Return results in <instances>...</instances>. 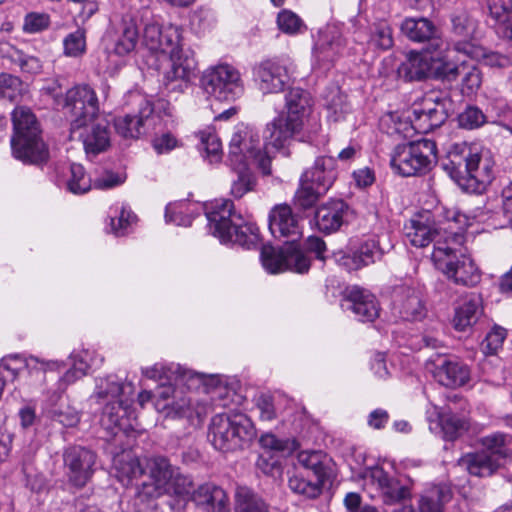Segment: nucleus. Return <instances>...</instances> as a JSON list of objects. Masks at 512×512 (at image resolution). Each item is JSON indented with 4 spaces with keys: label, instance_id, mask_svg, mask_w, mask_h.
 Listing matches in <instances>:
<instances>
[{
    "label": "nucleus",
    "instance_id": "1",
    "mask_svg": "<svg viewBox=\"0 0 512 512\" xmlns=\"http://www.w3.org/2000/svg\"><path fill=\"white\" fill-rule=\"evenodd\" d=\"M142 374L162 383L155 392L154 407L165 417H185L195 413L197 417L205 416L216 407H228L235 393L223 385H217L203 396L187 395L177 386L187 377L179 365L156 363L142 368Z\"/></svg>",
    "mask_w": 512,
    "mask_h": 512
},
{
    "label": "nucleus",
    "instance_id": "2",
    "mask_svg": "<svg viewBox=\"0 0 512 512\" xmlns=\"http://www.w3.org/2000/svg\"><path fill=\"white\" fill-rule=\"evenodd\" d=\"M135 389L115 375L97 378L91 398L102 405L101 426L113 435L133 429L136 419L132 404Z\"/></svg>",
    "mask_w": 512,
    "mask_h": 512
},
{
    "label": "nucleus",
    "instance_id": "3",
    "mask_svg": "<svg viewBox=\"0 0 512 512\" xmlns=\"http://www.w3.org/2000/svg\"><path fill=\"white\" fill-rule=\"evenodd\" d=\"M209 231L223 244H237L246 249L260 242L259 228L252 222L243 223L240 214L234 211L229 199H216L205 206Z\"/></svg>",
    "mask_w": 512,
    "mask_h": 512
},
{
    "label": "nucleus",
    "instance_id": "4",
    "mask_svg": "<svg viewBox=\"0 0 512 512\" xmlns=\"http://www.w3.org/2000/svg\"><path fill=\"white\" fill-rule=\"evenodd\" d=\"M443 168L452 179L470 193H481L491 182L492 166L488 159L467 143L453 144L447 152Z\"/></svg>",
    "mask_w": 512,
    "mask_h": 512
},
{
    "label": "nucleus",
    "instance_id": "5",
    "mask_svg": "<svg viewBox=\"0 0 512 512\" xmlns=\"http://www.w3.org/2000/svg\"><path fill=\"white\" fill-rule=\"evenodd\" d=\"M465 236L462 232H451L446 240L438 239L432 252V261L438 270L456 284L475 286L481 273L463 249Z\"/></svg>",
    "mask_w": 512,
    "mask_h": 512
},
{
    "label": "nucleus",
    "instance_id": "6",
    "mask_svg": "<svg viewBox=\"0 0 512 512\" xmlns=\"http://www.w3.org/2000/svg\"><path fill=\"white\" fill-rule=\"evenodd\" d=\"M14 134L11 148L15 158L24 163L41 164L48 159V149L40 136L35 115L27 107H16L12 113Z\"/></svg>",
    "mask_w": 512,
    "mask_h": 512
},
{
    "label": "nucleus",
    "instance_id": "7",
    "mask_svg": "<svg viewBox=\"0 0 512 512\" xmlns=\"http://www.w3.org/2000/svg\"><path fill=\"white\" fill-rule=\"evenodd\" d=\"M255 436L251 420L242 413H218L210 422L208 439L221 452L242 449Z\"/></svg>",
    "mask_w": 512,
    "mask_h": 512
},
{
    "label": "nucleus",
    "instance_id": "8",
    "mask_svg": "<svg viewBox=\"0 0 512 512\" xmlns=\"http://www.w3.org/2000/svg\"><path fill=\"white\" fill-rule=\"evenodd\" d=\"M446 51L410 52L397 69L398 76L406 81L422 80L430 75L452 81L457 69L447 60Z\"/></svg>",
    "mask_w": 512,
    "mask_h": 512
},
{
    "label": "nucleus",
    "instance_id": "9",
    "mask_svg": "<svg viewBox=\"0 0 512 512\" xmlns=\"http://www.w3.org/2000/svg\"><path fill=\"white\" fill-rule=\"evenodd\" d=\"M466 216L453 211L447 216V226L437 225L429 212L417 214L404 226L407 240L415 247H426L431 242L436 244L438 239L446 240L451 232H462Z\"/></svg>",
    "mask_w": 512,
    "mask_h": 512
},
{
    "label": "nucleus",
    "instance_id": "10",
    "mask_svg": "<svg viewBox=\"0 0 512 512\" xmlns=\"http://www.w3.org/2000/svg\"><path fill=\"white\" fill-rule=\"evenodd\" d=\"M436 153V143L429 139L398 145L392 153L391 166L405 177L420 175L436 162Z\"/></svg>",
    "mask_w": 512,
    "mask_h": 512
},
{
    "label": "nucleus",
    "instance_id": "11",
    "mask_svg": "<svg viewBox=\"0 0 512 512\" xmlns=\"http://www.w3.org/2000/svg\"><path fill=\"white\" fill-rule=\"evenodd\" d=\"M204 91L219 101H234L244 93V83L237 68L220 64L207 69L201 78Z\"/></svg>",
    "mask_w": 512,
    "mask_h": 512
},
{
    "label": "nucleus",
    "instance_id": "12",
    "mask_svg": "<svg viewBox=\"0 0 512 512\" xmlns=\"http://www.w3.org/2000/svg\"><path fill=\"white\" fill-rule=\"evenodd\" d=\"M231 161L247 166L249 160L255 161L264 174H270V159L262 153L260 139L253 130L239 124L235 127L229 144Z\"/></svg>",
    "mask_w": 512,
    "mask_h": 512
},
{
    "label": "nucleus",
    "instance_id": "13",
    "mask_svg": "<svg viewBox=\"0 0 512 512\" xmlns=\"http://www.w3.org/2000/svg\"><path fill=\"white\" fill-rule=\"evenodd\" d=\"M64 107L71 118V130L86 125L100 115L99 100L95 90L87 84H79L66 92Z\"/></svg>",
    "mask_w": 512,
    "mask_h": 512
},
{
    "label": "nucleus",
    "instance_id": "14",
    "mask_svg": "<svg viewBox=\"0 0 512 512\" xmlns=\"http://www.w3.org/2000/svg\"><path fill=\"white\" fill-rule=\"evenodd\" d=\"M168 54V66L163 71L164 84L172 90H183L196 75L195 52L182 45Z\"/></svg>",
    "mask_w": 512,
    "mask_h": 512
},
{
    "label": "nucleus",
    "instance_id": "15",
    "mask_svg": "<svg viewBox=\"0 0 512 512\" xmlns=\"http://www.w3.org/2000/svg\"><path fill=\"white\" fill-rule=\"evenodd\" d=\"M176 470L177 468L171 465L165 457L145 458V473H148L149 481L138 486L137 497L141 500H148L164 495Z\"/></svg>",
    "mask_w": 512,
    "mask_h": 512
},
{
    "label": "nucleus",
    "instance_id": "16",
    "mask_svg": "<svg viewBox=\"0 0 512 512\" xmlns=\"http://www.w3.org/2000/svg\"><path fill=\"white\" fill-rule=\"evenodd\" d=\"M64 366V363L58 360H44L35 356L21 358L16 355L5 359L2 369L9 373L12 379H15L20 371L26 372L29 378L26 384L32 386L36 382L42 383L47 371H58Z\"/></svg>",
    "mask_w": 512,
    "mask_h": 512
},
{
    "label": "nucleus",
    "instance_id": "17",
    "mask_svg": "<svg viewBox=\"0 0 512 512\" xmlns=\"http://www.w3.org/2000/svg\"><path fill=\"white\" fill-rule=\"evenodd\" d=\"M72 139H79L87 154L97 155L106 151L111 144V130L109 121L99 115L97 119L89 121L78 128L77 132L70 129Z\"/></svg>",
    "mask_w": 512,
    "mask_h": 512
},
{
    "label": "nucleus",
    "instance_id": "18",
    "mask_svg": "<svg viewBox=\"0 0 512 512\" xmlns=\"http://www.w3.org/2000/svg\"><path fill=\"white\" fill-rule=\"evenodd\" d=\"M287 80V67L277 59H267L253 67V81L263 94L283 92Z\"/></svg>",
    "mask_w": 512,
    "mask_h": 512
},
{
    "label": "nucleus",
    "instance_id": "19",
    "mask_svg": "<svg viewBox=\"0 0 512 512\" xmlns=\"http://www.w3.org/2000/svg\"><path fill=\"white\" fill-rule=\"evenodd\" d=\"M401 33L412 42H429L433 51H446L447 44L439 36L437 26L426 17H407L400 25Z\"/></svg>",
    "mask_w": 512,
    "mask_h": 512
},
{
    "label": "nucleus",
    "instance_id": "20",
    "mask_svg": "<svg viewBox=\"0 0 512 512\" xmlns=\"http://www.w3.org/2000/svg\"><path fill=\"white\" fill-rule=\"evenodd\" d=\"M95 459V454L86 448H68L64 453V464L69 482L78 488L85 486L93 474Z\"/></svg>",
    "mask_w": 512,
    "mask_h": 512
},
{
    "label": "nucleus",
    "instance_id": "21",
    "mask_svg": "<svg viewBox=\"0 0 512 512\" xmlns=\"http://www.w3.org/2000/svg\"><path fill=\"white\" fill-rule=\"evenodd\" d=\"M350 212L349 205L343 200L330 199L315 211L316 228L324 234L336 232L348 222Z\"/></svg>",
    "mask_w": 512,
    "mask_h": 512
},
{
    "label": "nucleus",
    "instance_id": "22",
    "mask_svg": "<svg viewBox=\"0 0 512 512\" xmlns=\"http://www.w3.org/2000/svg\"><path fill=\"white\" fill-rule=\"evenodd\" d=\"M195 505L205 512H230V501L226 492L213 483H204L190 497Z\"/></svg>",
    "mask_w": 512,
    "mask_h": 512
},
{
    "label": "nucleus",
    "instance_id": "23",
    "mask_svg": "<svg viewBox=\"0 0 512 512\" xmlns=\"http://www.w3.org/2000/svg\"><path fill=\"white\" fill-rule=\"evenodd\" d=\"M343 306L350 309L362 322H372L379 315L375 296L359 287H352L348 291Z\"/></svg>",
    "mask_w": 512,
    "mask_h": 512
},
{
    "label": "nucleus",
    "instance_id": "24",
    "mask_svg": "<svg viewBox=\"0 0 512 512\" xmlns=\"http://www.w3.org/2000/svg\"><path fill=\"white\" fill-rule=\"evenodd\" d=\"M435 363L434 376L437 381L446 387L456 388L470 381L471 372L467 365L439 357Z\"/></svg>",
    "mask_w": 512,
    "mask_h": 512
},
{
    "label": "nucleus",
    "instance_id": "25",
    "mask_svg": "<svg viewBox=\"0 0 512 512\" xmlns=\"http://www.w3.org/2000/svg\"><path fill=\"white\" fill-rule=\"evenodd\" d=\"M345 46L346 41L340 30L335 26H327L319 33L314 54L319 61L333 62L343 52Z\"/></svg>",
    "mask_w": 512,
    "mask_h": 512
},
{
    "label": "nucleus",
    "instance_id": "26",
    "mask_svg": "<svg viewBox=\"0 0 512 512\" xmlns=\"http://www.w3.org/2000/svg\"><path fill=\"white\" fill-rule=\"evenodd\" d=\"M153 115V107L148 101H142L141 108L136 115H124L114 121L116 132L124 138H138L144 133Z\"/></svg>",
    "mask_w": 512,
    "mask_h": 512
},
{
    "label": "nucleus",
    "instance_id": "27",
    "mask_svg": "<svg viewBox=\"0 0 512 512\" xmlns=\"http://www.w3.org/2000/svg\"><path fill=\"white\" fill-rule=\"evenodd\" d=\"M370 476L372 482L380 490L385 504H395L410 497L409 489L400 484L397 479L390 477L382 468H373Z\"/></svg>",
    "mask_w": 512,
    "mask_h": 512
},
{
    "label": "nucleus",
    "instance_id": "28",
    "mask_svg": "<svg viewBox=\"0 0 512 512\" xmlns=\"http://www.w3.org/2000/svg\"><path fill=\"white\" fill-rule=\"evenodd\" d=\"M396 303L401 316L410 321L422 320L427 313L420 291L404 286L396 291Z\"/></svg>",
    "mask_w": 512,
    "mask_h": 512
},
{
    "label": "nucleus",
    "instance_id": "29",
    "mask_svg": "<svg viewBox=\"0 0 512 512\" xmlns=\"http://www.w3.org/2000/svg\"><path fill=\"white\" fill-rule=\"evenodd\" d=\"M284 108L267 124L264 131L265 147L269 151L285 149L288 141V94L284 95Z\"/></svg>",
    "mask_w": 512,
    "mask_h": 512
},
{
    "label": "nucleus",
    "instance_id": "30",
    "mask_svg": "<svg viewBox=\"0 0 512 512\" xmlns=\"http://www.w3.org/2000/svg\"><path fill=\"white\" fill-rule=\"evenodd\" d=\"M333 167V158L324 156L318 157L314 165L303 173L301 180L325 194L332 186L335 179Z\"/></svg>",
    "mask_w": 512,
    "mask_h": 512
},
{
    "label": "nucleus",
    "instance_id": "31",
    "mask_svg": "<svg viewBox=\"0 0 512 512\" xmlns=\"http://www.w3.org/2000/svg\"><path fill=\"white\" fill-rule=\"evenodd\" d=\"M290 134L300 132L309 122L311 98L302 89H290Z\"/></svg>",
    "mask_w": 512,
    "mask_h": 512
},
{
    "label": "nucleus",
    "instance_id": "32",
    "mask_svg": "<svg viewBox=\"0 0 512 512\" xmlns=\"http://www.w3.org/2000/svg\"><path fill=\"white\" fill-rule=\"evenodd\" d=\"M483 313L482 298L479 294H469L455 309L453 318L454 328L458 331H466L477 323Z\"/></svg>",
    "mask_w": 512,
    "mask_h": 512
},
{
    "label": "nucleus",
    "instance_id": "33",
    "mask_svg": "<svg viewBox=\"0 0 512 512\" xmlns=\"http://www.w3.org/2000/svg\"><path fill=\"white\" fill-rule=\"evenodd\" d=\"M48 413L52 420L65 427H74L80 421V413L63 395L53 392L47 398Z\"/></svg>",
    "mask_w": 512,
    "mask_h": 512
},
{
    "label": "nucleus",
    "instance_id": "34",
    "mask_svg": "<svg viewBox=\"0 0 512 512\" xmlns=\"http://www.w3.org/2000/svg\"><path fill=\"white\" fill-rule=\"evenodd\" d=\"M116 477L123 485H130L145 474V460L142 462L131 452H123L114 458Z\"/></svg>",
    "mask_w": 512,
    "mask_h": 512
},
{
    "label": "nucleus",
    "instance_id": "35",
    "mask_svg": "<svg viewBox=\"0 0 512 512\" xmlns=\"http://www.w3.org/2000/svg\"><path fill=\"white\" fill-rule=\"evenodd\" d=\"M458 465L467 470L469 474L477 477L491 476L498 468L500 462L492 458L487 452L468 453L458 460Z\"/></svg>",
    "mask_w": 512,
    "mask_h": 512
},
{
    "label": "nucleus",
    "instance_id": "36",
    "mask_svg": "<svg viewBox=\"0 0 512 512\" xmlns=\"http://www.w3.org/2000/svg\"><path fill=\"white\" fill-rule=\"evenodd\" d=\"M407 120L408 122L404 123V127L400 126L402 123H399V126L396 127V131L403 135V137H411L413 132L426 134L431 130V123L429 121V116L427 113V109L425 106V102L423 101V105H414L410 111L407 112Z\"/></svg>",
    "mask_w": 512,
    "mask_h": 512
},
{
    "label": "nucleus",
    "instance_id": "37",
    "mask_svg": "<svg viewBox=\"0 0 512 512\" xmlns=\"http://www.w3.org/2000/svg\"><path fill=\"white\" fill-rule=\"evenodd\" d=\"M452 498L451 489L446 485H433L421 495L418 509L420 512H443L444 505Z\"/></svg>",
    "mask_w": 512,
    "mask_h": 512
},
{
    "label": "nucleus",
    "instance_id": "38",
    "mask_svg": "<svg viewBox=\"0 0 512 512\" xmlns=\"http://www.w3.org/2000/svg\"><path fill=\"white\" fill-rule=\"evenodd\" d=\"M200 208L198 204L189 200L169 203L165 209V220L178 226H189Z\"/></svg>",
    "mask_w": 512,
    "mask_h": 512
},
{
    "label": "nucleus",
    "instance_id": "39",
    "mask_svg": "<svg viewBox=\"0 0 512 512\" xmlns=\"http://www.w3.org/2000/svg\"><path fill=\"white\" fill-rule=\"evenodd\" d=\"M260 259L263 268L270 274H278L288 269V248L284 246L264 245Z\"/></svg>",
    "mask_w": 512,
    "mask_h": 512
},
{
    "label": "nucleus",
    "instance_id": "40",
    "mask_svg": "<svg viewBox=\"0 0 512 512\" xmlns=\"http://www.w3.org/2000/svg\"><path fill=\"white\" fill-rule=\"evenodd\" d=\"M137 41L136 24L133 21H124L109 50L117 56H125L135 49Z\"/></svg>",
    "mask_w": 512,
    "mask_h": 512
},
{
    "label": "nucleus",
    "instance_id": "41",
    "mask_svg": "<svg viewBox=\"0 0 512 512\" xmlns=\"http://www.w3.org/2000/svg\"><path fill=\"white\" fill-rule=\"evenodd\" d=\"M325 481L326 477L294 472L293 477H290V489L307 498H316L321 494Z\"/></svg>",
    "mask_w": 512,
    "mask_h": 512
},
{
    "label": "nucleus",
    "instance_id": "42",
    "mask_svg": "<svg viewBox=\"0 0 512 512\" xmlns=\"http://www.w3.org/2000/svg\"><path fill=\"white\" fill-rule=\"evenodd\" d=\"M268 228L272 237L288 244V205L277 204L269 212Z\"/></svg>",
    "mask_w": 512,
    "mask_h": 512
},
{
    "label": "nucleus",
    "instance_id": "43",
    "mask_svg": "<svg viewBox=\"0 0 512 512\" xmlns=\"http://www.w3.org/2000/svg\"><path fill=\"white\" fill-rule=\"evenodd\" d=\"M297 463L293 464L295 472L327 477L326 468L322 463V454L318 451L304 450L296 453Z\"/></svg>",
    "mask_w": 512,
    "mask_h": 512
},
{
    "label": "nucleus",
    "instance_id": "44",
    "mask_svg": "<svg viewBox=\"0 0 512 512\" xmlns=\"http://www.w3.org/2000/svg\"><path fill=\"white\" fill-rule=\"evenodd\" d=\"M382 256L381 249L375 240L369 239L362 242L359 247L348 258L353 269H360L364 266L375 263Z\"/></svg>",
    "mask_w": 512,
    "mask_h": 512
},
{
    "label": "nucleus",
    "instance_id": "45",
    "mask_svg": "<svg viewBox=\"0 0 512 512\" xmlns=\"http://www.w3.org/2000/svg\"><path fill=\"white\" fill-rule=\"evenodd\" d=\"M235 512H268V505L247 487H238L235 494Z\"/></svg>",
    "mask_w": 512,
    "mask_h": 512
},
{
    "label": "nucleus",
    "instance_id": "46",
    "mask_svg": "<svg viewBox=\"0 0 512 512\" xmlns=\"http://www.w3.org/2000/svg\"><path fill=\"white\" fill-rule=\"evenodd\" d=\"M64 185L73 194H84L91 189V178L81 164L72 163L65 175Z\"/></svg>",
    "mask_w": 512,
    "mask_h": 512
},
{
    "label": "nucleus",
    "instance_id": "47",
    "mask_svg": "<svg viewBox=\"0 0 512 512\" xmlns=\"http://www.w3.org/2000/svg\"><path fill=\"white\" fill-rule=\"evenodd\" d=\"M481 443L484 447L482 452L492 455V458L497 459L498 462L512 448V438L500 432L483 437Z\"/></svg>",
    "mask_w": 512,
    "mask_h": 512
},
{
    "label": "nucleus",
    "instance_id": "48",
    "mask_svg": "<svg viewBox=\"0 0 512 512\" xmlns=\"http://www.w3.org/2000/svg\"><path fill=\"white\" fill-rule=\"evenodd\" d=\"M457 72L452 80L456 79L457 75H461V91L465 95L475 94L482 84V73L476 66H461L457 67Z\"/></svg>",
    "mask_w": 512,
    "mask_h": 512
},
{
    "label": "nucleus",
    "instance_id": "49",
    "mask_svg": "<svg viewBox=\"0 0 512 512\" xmlns=\"http://www.w3.org/2000/svg\"><path fill=\"white\" fill-rule=\"evenodd\" d=\"M324 193L316 189L314 186L304 183L300 180V187L296 191L294 196V208L295 210L305 211L314 206L320 196Z\"/></svg>",
    "mask_w": 512,
    "mask_h": 512
},
{
    "label": "nucleus",
    "instance_id": "50",
    "mask_svg": "<svg viewBox=\"0 0 512 512\" xmlns=\"http://www.w3.org/2000/svg\"><path fill=\"white\" fill-rule=\"evenodd\" d=\"M194 490L193 482L190 477L181 474L177 468L173 475V480L170 481L165 494L175 495L183 500H190Z\"/></svg>",
    "mask_w": 512,
    "mask_h": 512
},
{
    "label": "nucleus",
    "instance_id": "51",
    "mask_svg": "<svg viewBox=\"0 0 512 512\" xmlns=\"http://www.w3.org/2000/svg\"><path fill=\"white\" fill-rule=\"evenodd\" d=\"M440 425L446 440H454L460 433L468 429V423L464 418L454 414H445L440 417Z\"/></svg>",
    "mask_w": 512,
    "mask_h": 512
},
{
    "label": "nucleus",
    "instance_id": "52",
    "mask_svg": "<svg viewBox=\"0 0 512 512\" xmlns=\"http://www.w3.org/2000/svg\"><path fill=\"white\" fill-rule=\"evenodd\" d=\"M160 41L163 46L158 52L164 54L182 46V28L174 24L162 26Z\"/></svg>",
    "mask_w": 512,
    "mask_h": 512
},
{
    "label": "nucleus",
    "instance_id": "53",
    "mask_svg": "<svg viewBox=\"0 0 512 512\" xmlns=\"http://www.w3.org/2000/svg\"><path fill=\"white\" fill-rule=\"evenodd\" d=\"M507 331L503 327L494 326L481 343V350L485 355H496L502 348Z\"/></svg>",
    "mask_w": 512,
    "mask_h": 512
},
{
    "label": "nucleus",
    "instance_id": "54",
    "mask_svg": "<svg viewBox=\"0 0 512 512\" xmlns=\"http://www.w3.org/2000/svg\"><path fill=\"white\" fill-rule=\"evenodd\" d=\"M23 91L22 81L13 75L0 74V99L15 101Z\"/></svg>",
    "mask_w": 512,
    "mask_h": 512
},
{
    "label": "nucleus",
    "instance_id": "55",
    "mask_svg": "<svg viewBox=\"0 0 512 512\" xmlns=\"http://www.w3.org/2000/svg\"><path fill=\"white\" fill-rule=\"evenodd\" d=\"M453 32L463 39H472L476 30V22L466 12H457L452 17Z\"/></svg>",
    "mask_w": 512,
    "mask_h": 512
},
{
    "label": "nucleus",
    "instance_id": "56",
    "mask_svg": "<svg viewBox=\"0 0 512 512\" xmlns=\"http://www.w3.org/2000/svg\"><path fill=\"white\" fill-rule=\"evenodd\" d=\"M9 58L13 63L17 64L23 72L36 74L42 69V63L37 57L25 54L21 50L12 49L9 53Z\"/></svg>",
    "mask_w": 512,
    "mask_h": 512
},
{
    "label": "nucleus",
    "instance_id": "57",
    "mask_svg": "<svg viewBox=\"0 0 512 512\" xmlns=\"http://www.w3.org/2000/svg\"><path fill=\"white\" fill-rule=\"evenodd\" d=\"M64 53L70 57L82 55L86 49L85 32L78 29L68 34L63 40Z\"/></svg>",
    "mask_w": 512,
    "mask_h": 512
},
{
    "label": "nucleus",
    "instance_id": "58",
    "mask_svg": "<svg viewBox=\"0 0 512 512\" xmlns=\"http://www.w3.org/2000/svg\"><path fill=\"white\" fill-rule=\"evenodd\" d=\"M136 216L126 207H121L119 215L110 217V232L116 236H122L128 227L135 221Z\"/></svg>",
    "mask_w": 512,
    "mask_h": 512
},
{
    "label": "nucleus",
    "instance_id": "59",
    "mask_svg": "<svg viewBox=\"0 0 512 512\" xmlns=\"http://www.w3.org/2000/svg\"><path fill=\"white\" fill-rule=\"evenodd\" d=\"M201 145L206 155L210 157V162H216L221 158L222 145L219 137L211 132L201 133Z\"/></svg>",
    "mask_w": 512,
    "mask_h": 512
},
{
    "label": "nucleus",
    "instance_id": "60",
    "mask_svg": "<svg viewBox=\"0 0 512 512\" xmlns=\"http://www.w3.org/2000/svg\"><path fill=\"white\" fill-rule=\"evenodd\" d=\"M254 186L255 178L246 169V166L242 165L238 179L235 180L231 186V194L236 198H241L247 192L253 190Z\"/></svg>",
    "mask_w": 512,
    "mask_h": 512
},
{
    "label": "nucleus",
    "instance_id": "61",
    "mask_svg": "<svg viewBox=\"0 0 512 512\" xmlns=\"http://www.w3.org/2000/svg\"><path fill=\"white\" fill-rule=\"evenodd\" d=\"M490 16L497 22L504 24L512 13V0H487Z\"/></svg>",
    "mask_w": 512,
    "mask_h": 512
},
{
    "label": "nucleus",
    "instance_id": "62",
    "mask_svg": "<svg viewBox=\"0 0 512 512\" xmlns=\"http://www.w3.org/2000/svg\"><path fill=\"white\" fill-rule=\"evenodd\" d=\"M50 25V17L46 13H28L24 18L23 31L35 34L47 29Z\"/></svg>",
    "mask_w": 512,
    "mask_h": 512
},
{
    "label": "nucleus",
    "instance_id": "63",
    "mask_svg": "<svg viewBox=\"0 0 512 512\" xmlns=\"http://www.w3.org/2000/svg\"><path fill=\"white\" fill-rule=\"evenodd\" d=\"M486 117L477 107H468L459 115V124L466 129H475L483 125Z\"/></svg>",
    "mask_w": 512,
    "mask_h": 512
},
{
    "label": "nucleus",
    "instance_id": "64",
    "mask_svg": "<svg viewBox=\"0 0 512 512\" xmlns=\"http://www.w3.org/2000/svg\"><path fill=\"white\" fill-rule=\"evenodd\" d=\"M179 145L180 141L171 132L156 135L152 140V146L157 154H167Z\"/></svg>",
    "mask_w": 512,
    "mask_h": 512
}]
</instances>
